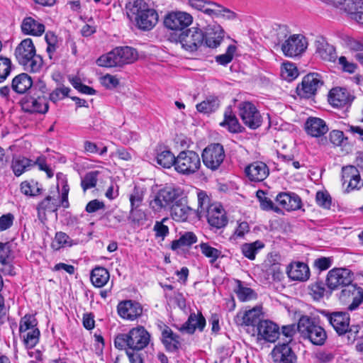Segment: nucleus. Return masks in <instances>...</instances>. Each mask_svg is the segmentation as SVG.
Instances as JSON below:
<instances>
[{
    "instance_id": "1",
    "label": "nucleus",
    "mask_w": 363,
    "mask_h": 363,
    "mask_svg": "<svg viewBox=\"0 0 363 363\" xmlns=\"http://www.w3.org/2000/svg\"><path fill=\"white\" fill-rule=\"evenodd\" d=\"M150 341V335L143 326H138L128 333H119L114 338L116 348L140 351L145 348Z\"/></svg>"
},
{
    "instance_id": "2",
    "label": "nucleus",
    "mask_w": 363,
    "mask_h": 363,
    "mask_svg": "<svg viewBox=\"0 0 363 363\" xmlns=\"http://www.w3.org/2000/svg\"><path fill=\"white\" fill-rule=\"evenodd\" d=\"M323 314L333 328L337 334L347 339L349 344L353 343L359 336L360 326L350 325V315L347 312L335 311L325 312Z\"/></svg>"
},
{
    "instance_id": "3",
    "label": "nucleus",
    "mask_w": 363,
    "mask_h": 363,
    "mask_svg": "<svg viewBox=\"0 0 363 363\" xmlns=\"http://www.w3.org/2000/svg\"><path fill=\"white\" fill-rule=\"evenodd\" d=\"M15 57L23 69L30 72H38L43 67V60L36 54V50L30 38L23 40L16 48Z\"/></svg>"
},
{
    "instance_id": "4",
    "label": "nucleus",
    "mask_w": 363,
    "mask_h": 363,
    "mask_svg": "<svg viewBox=\"0 0 363 363\" xmlns=\"http://www.w3.org/2000/svg\"><path fill=\"white\" fill-rule=\"evenodd\" d=\"M137 59L138 52L135 49L128 46L118 47L107 55L101 56L97 60V64L106 67H121L131 64Z\"/></svg>"
},
{
    "instance_id": "5",
    "label": "nucleus",
    "mask_w": 363,
    "mask_h": 363,
    "mask_svg": "<svg viewBox=\"0 0 363 363\" xmlns=\"http://www.w3.org/2000/svg\"><path fill=\"white\" fill-rule=\"evenodd\" d=\"M297 328L301 336L308 339L313 345H323L327 340L325 330L306 315L299 319Z\"/></svg>"
},
{
    "instance_id": "6",
    "label": "nucleus",
    "mask_w": 363,
    "mask_h": 363,
    "mask_svg": "<svg viewBox=\"0 0 363 363\" xmlns=\"http://www.w3.org/2000/svg\"><path fill=\"white\" fill-rule=\"evenodd\" d=\"M187 4L193 9L214 18L222 17L227 20H233L237 14L223 6L209 0H188Z\"/></svg>"
},
{
    "instance_id": "7",
    "label": "nucleus",
    "mask_w": 363,
    "mask_h": 363,
    "mask_svg": "<svg viewBox=\"0 0 363 363\" xmlns=\"http://www.w3.org/2000/svg\"><path fill=\"white\" fill-rule=\"evenodd\" d=\"M33 315L26 314L19 323V335L27 349L33 348L39 342L40 332Z\"/></svg>"
},
{
    "instance_id": "8",
    "label": "nucleus",
    "mask_w": 363,
    "mask_h": 363,
    "mask_svg": "<svg viewBox=\"0 0 363 363\" xmlns=\"http://www.w3.org/2000/svg\"><path fill=\"white\" fill-rule=\"evenodd\" d=\"M201 166V159L196 152L183 150L177 156L174 169L182 175L189 176L197 172Z\"/></svg>"
},
{
    "instance_id": "9",
    "label": "nucleus",
    "mask_w": 363,
    "mask_h": 363,
    "mask_svg": "<svg viewBox=\"0 0 363 363\" xmlns=\"http://www.w3.org/2000/svg\"><path fill=\"white\" fill-rule=\"evenodd\" d=\"M180 194H182L180 189L165 187L160 189L150 200V208L155 213H160L171 207Z\"/></svg>"
},
{
    "instance_id": "10",
    "label": "nucleus",
    "mask_w": 363,
    "mask_h": 363,
    "mask_svg": "<svg viewBox=\"0 0 363 363\" xmlns=\"http://www.w3.org/2000/svg\"><path fill=\"white\" fill-rule=\"evenodd\" d=\"M205 33L196 27L186 29L178 35L182 48L188 52L196 51L204 43Z\"/></svg>"
},
{
    "instance_id": "11",
    "label": "nucleus",
    "mask_w": 363,
    "mask_h": 363,
    "mask_svg": "<svg viewBox=\"0 0 363 363\" xmlns=\"http://www.w3.org/2000/svg\"><path fill=\"white\" fill-rule=\"evenodd\" d=\"M238 115L243 123L252 130L261 126L262 117L255 104L250 101H242L238 106Z\"/></svg>"
},
{
    "instance_id": "12",
    "label": "nucleus",
    "mask_w": 363,
    "mask_h": 363,
    "mask_svg": "<svg viewBox=\"0 0 363 363\" xmlns=\"http://www.w3.org/2000/svg\"><path fill=\"white\" fill-rule=\"evenodd\" d=\"M203 164L212 171L217 170L224 161L225 154L220 143H211L206 147L201 154Z\"/></svg>"
},
{
    "instance_id": "13",
    "label": "nucleus",
    "mask_w": 363,
    "mask_h": 363,
    "mask_svg": "<svg viewBox=\"0 0 363 363\" xmlns=\"http://www.w3.org/2000/svg\"><path fill=\"white\" fill-rule=\"evenodd\" d=\"M324 82L320 74L309 73L303 77L302 82L296 87V93L301 98L311 99L315 96Z\"/></svg>"
},
{
    "instance_id": "14",
    "label": "nucleus",
    "mask_w": 363,
    "mask_h": 363,
    "mask_svg": "<svg viewBox=\"0 0 363 363\" xmlns=\"http://www.w3.org/2000/svg\"><path fill=\"white\" fill-rule=\"evenodd\" d=\"M339 299L343 303H349L352 300L347 309L351 311H354L363 303V289L352 284V282L347 284L341 289Z\"/></svg>"
},
{
    "instance_id": "15",
    "label": "nucleus",
    "mask_w": 363,
    "mask_h": 363,
    "mask_svg": "<svg viewBox=\"0 0 363 363\" xmlns=\"http://www.w3.org/2000/svg\"><path fill=\"white\" fill-rule=\"evenodd\" d=\"M193 22L192 16L184 11H172L164 18V25L169 30H183Z\"/></svg>"
},
{
    "instance_id": "16",
    "label": "nucleus",
    "mask_w": 363,
    "mask_h": 363,
    "mask_svg": "<svg viewBox=\"0 0 363 363\" xmlns=\"http://www.w3.org/2000/svg\"><path fill=\"white\" fill-rule=\"evenodd\" d=\"M306 48V39L301 35H293L281 45V50L284 55L289 57L301 55Z\"/></svg>"
},
{
    "instance_id": "17",
    "label": "nucleus",
    "mask_w": 363,
    "mask_h": 363,
    "mask_svg": "<svg viewBox=\"0 0 363 363\" xmlns=\"http://www.w3.org/2000/svg\"><path fill=\"white\" fill-rule=\"evenodd\" d=\"M342 181L343 186L347 184V192L359 189L363 186V182L358 169L352 165L342 167Z\"/></svg>"
},
{
    "instance_id": "18",
    "label": "nucleus",
    "mask_w": 363,
    "mask_h": 363,
    "mask_svg": "<svg viewBox=\"0 0 363 363\" xmlns=\"http://www.w3.org/2000/svg\"><path fill=\"white\" fill-rule=\"evenodd\" d=\"M172 218L178 222L187 220L191 214H195V210L187 206L186 197L179 195L175 202L170 207Z\"/></svg>"
},
{
    "instance_id": "19",
    "label": "nucleus",
    "mask_w": 363,
    "mask_h": 363,
    "mask_svg": "<svg viewBox=\"0 0 363 363\" xmlns=\"http://www.w3.org/2000/svg\"><path fill=\"white\" fill-rule=\"evenodd\" d=\"M118 315L123 319L135 320L141 316L143 307L141 304L133 300L121 301L117 306Z\"/></svg>"
},
{
    "instance_id": "20",
    "label": "nucleus",
    "mask_w": 363,
    "mask_h": 363,
    "mask_svg": "<svg viewBox=\"0 0 363 363\" xmlns=\"http://www.w3.org/2000/svg\"><path fill=\"white\" fill-rule=\"evenodd\" d=\"M257 340L274 342L279 337V328L277 324L269 320H262L257 327Z\"/></svg>"
},
{
    "instance_id": "21",
    "label": "nucleus",
    "mask_w": 363,
    "mask_h": 363,
    "mask_svg": "<svg viewBox=\"0 0 363 363\" xmlns=\"http://www.w3.org/2000/svg\"><path fill=\"white\" fill-rule=\"evenodd\" d=\"M21 106L25 112L45 113L49 108L47 98L26 96L21 101Z\"/></svg>"
},
{
    "instance_id": "22",
    "label": "nucleus",
    "mask_w": 363,
    "mask_h": 363,
    "mask_svg": "<svg viewBox=\"0 0 363 363\" xmlns=\"http://www.w3.org/2000/svg\"><path fill=\"white\" fill-rule=\"evenodd\" d=\"M262 311L259 307H254L244 311H240L235 317V322L238 325L257 326L262 322Z\"/></svg>"
},
{
    "instance_id": "23",
    "label": "nucleus",
    "mask_w": 363,
    "mask_h": 363,
    "mask_svg": "<svg viewBox=\"0 0 363 363\" xmlns=\"http://www.w3.org/2000/svg\"><path fill=\"white\" fill-rule=\"evenodd\" d=\"M273 361L276 363H296L297 356L288 342L279 343L272 351Z\"/></svg>"
},
{
    "instance_id": "24",
    "label": "nucleus",
    "mask_w": 363,
    "mask_h": 363,
    "mask_svg": "<svg viewBox=\"0 0 363 363\" xmlns=\"http://www.w3.org/2000/svg\"><path fill=\"white\" fill-rule=\"evenodd\" d=\"M204 216L210 225L218 229L225 227L228 223L224 209L218 204H211Z\"/></svg>"
},
{
    "instance_id": "25",
    "label": "nucleus",
    "mask_w": 363,
    "mask_h": 363,
    "mask_svg": "<svg viewBox=\"0 0 363 363\" xmlns=\"http://www.w3.org/2000/svg\"><path fill=\"white\" fill-rule=\"evenodd\" d=\"M245 172L250 181L260 182L268 177L269 169L264 162L257 161L247 166Z\"/></svg>"
},
{
    "instance_id": "26",
    "label": "nucleus",
    "mask_w": 363,
    "mask_h": 363,
    "mask_svg": "<svg viewBox=\"0 0 363 363\" xmlns=\"http://www.w3.org/2000/svg\"><path fill=\"white\" fill-rule=\"evenodd\" d=\"M206 326V319L201 312L191 313L187 320L179 328L182 333L193 335L196 330L202 332Z\"/></svg>"
},
{
    "instance_id": "27",
    "label": "nucleus",
    "mask_w": 363,
    "mask_h": 363,
    "mask_svg": "<svg viewBox=\"0 0 363 363\" xmlns=\"http://www.w3.org/2000/svg\"><path fill=\"white\" fill-rule=\"evenodd\" d=\"M353 99L348 91L344 88H333L328 94L330 104L337 108H342L350 105Z\"/></svg>"
},
{
    "instance_id": "28",
    "label": "nucleus",
    "mask_w": 363,
    "mask_h": 363,
    "mask_svg": "<svg viewBox=\"0 0 363 363\" xmlns=\"http://www.w3.org/2000/svg\"><path fill=\"white\" fill-rule=\"evenodd\" d=\"M306 133L314 138H320L328 133L329 128L324 120L317 117H309L304 125Z\"/></svg>"
},
{
    "instance_id": "29",
    "label": "nucleus",
    "mask_w": 363,
    "mask_h": 363,
    "mask_svg": "<svg viewBox=\"0 0 363 363\" xmlns=\"http://www.w3.org/2000/svg\"><path fill=\"white\" fill-rule=\"evenodd\" d=\"M158 18L159 16L157 11L152 8H149L142 15H140L134 22L138 29L148 31L157 25Z\"/></svg>"
},
{
    "instance_id": "30",
    "label": "nucleus",
    "mask_w": 363,
    "mask_h": 363,
    "mask_svg": "<svg viewBox=\"0 0 363 363\" xmlns=\"http://www.w3.org/2000/svg\"><path fill=\"white\" fill-rule=\"evenodd\" d=\"M277 202L286 211H296L301 208V199L295 193L281 192L276 197Z\"/></svg>"
},
{
    "instance_id": "31",
    "label": "nucleus",
    "mask_w": 363,
    "mask_h": 363,
    "mask_svg": "<svg viewBox=\"0 0 363 363\" xmlns=\"http://www.w3.org/2000/svg\"><path fill=\"white\" fill-rule=\"evenodd\" d=\"M225 31L218 24L208 26L206 28L204 42L207 47L215 48L220 45Z\"/></svg>"
},
{
    "instance_id": "32",
    "label": "nucleus",
    "mask_w": 363,
    "mask_h": 363,
    "mask_svg": "<svg viewBox=\"0 0 363 363\" xmlns=\"http://www.w3.org/2000/svg\"><path fill=\"white\" fill-rule=\"evenodd\" d=\"M149 8V4L145 0H128L125 6L127 17L131 21H135Z\"/></svg>"
},
{
    "instance_id": "33",
    "label": "nucleus",
    "mask_w": 363,
    "mask_h": 363,
    "mask_svg": "<svg viewBox=\"0 0 363 363\" xmlns=\"http://www.w3.org/2000/svg\"><path fill=\"white\" fill-rule=\"evenodd\" d=\"M161 340L168 352H174L180 347V337L174 333L167 325H164L162 330Z\"/></svg>"
},
{
    "instance_id": "34",
    "label": "nucleus",
    "mask_w": 363,
    "mask_h": 363,
    "mask_svg": "<svg viewBox=\"0 0 363 363\" xmlns=\"http://www.w3.org/2000/svg\"><path fill=\"white\" fill-rule=\"evenodd\" d=\"M316 53L324 61L335 62L337 53L333 45H330L324 38H321L315 41Z\"/></svg>"
},
{
    "instance_id": "35",
    "label": "nucleus",
    "mask_w": 363,
    "mask_h": 363,
    "mask_svg": "<svg viewBox=\"0 0 363 363\" xmlns=\"http://www.w3.org/2000/svg\"><path fill=\"white\" fill-rule=\"evenodd\" d=\"M352 274H328L326 284L331 290L342 289L347 284L352 282Z\"/></svg>"
},
{
    "instance_id": "36",
    "label": "nucleus",
    "mask_w": 363,
    "mask_h": 363,
    "mask_svg": "<svg viewBox=\"0 0 363 363\" xmlns=\"http://www.w3.org/2000/svg\"><path fill=\"white\" fill-rule=\"evenodd\" d=\"M220 125L226 128L233 133H242L244 128L240 124L235 114L233 112L231 106H228L224 112V119Z\"/></svg>"
},
{
    "instance_id": "37",
    "label": "nucleus",
    "mask_w": 363,
    "mask_h": 363,
    "mask_svg": "<svg viewBox=\"0 0 363 363\" xmlns=\"http://www.w3.org/2000/svg\"><path fill=\"white\" fill-rule=\"evenodd\" d=\"M21 30L25 35L40 36L45 32V26L32 17H26L21 23Z\"/></svg>"
},
{
    "instance_id": "38",
    "label": "nucleus",
    "mask_w": 363,
    "mask_h": 363,
    "mask_svg": "<svg viewBox=\"0 0 363 363\" xmlns=\"http://www.w3.org/2000/svg\"><path fill=\"white\" fill-rule=\"evenodd\" d=\"M33 84L31 77L28 74L21 73L13 79L11 88L15 92L22 94L31 89Z\"/></svg>"
},
{
    "instance_id": "39",
    "label": "nucleus",
    "mask_w": 363,
    "mask_h": 363,
    "mask_svg": "<svg viewBox=\"0 0 363 363\" xmlns=\"http://www.w3.org/2000/svg\"><path fill=\"white\" fill-rule=\"evenodd\" d=\"M196 242L197 237L193 232H184L180 234L179 239L172 242L171 249L175 251L183 247H190Z\"/></svg>"
},
{
    "instance_id": "40",
    "label": "nucleus",
    "mask_w": 363,
    "mask_h": 363,
    "mask_svg": "<svg viewBox=\"0 0 363 363\" xmlns=\"http://www.w3.org/2000/svg\"><path fill=\"white\" fill-rule=\"evenodd\" d=\"M57 200L51 196H46L41 202L37 206L38 216L41 218L42 214L45 216V212H55L57 211L58 207Z\"/></svg>"
},
{
    "instance_id": "41",
    "label": "nucleus",
    "mask_w": 363,
    "mask_h": 363,
    "mask_svg": "<svg viewBox=\"0 0 363 363\" xmlns=\"http://www.w3.org/2000/svg\"><path fill=\"white\" fill-rule=\"evenodd\" d=\"M335 4L342 5L345 13L349 18L353 16L359 10L363 9V0H335Z\"/></svg>"
},
{
    "instance_id": "42",
    "label": "nucleus",
    "mask_w": 363,
    "mask_h": 363,
    "mask_svg": "<svg viewBox=\"0 0 363 363\" xmlns=\"http://www.w3.org/2000/svg\"><path fill=\"white\" fill-rule=\"evenodd\" d=\"M220 106V101L216 96H209L202 102L196 105V110L203 113L209 114L216 111Z\"/></svg>"
},
{
    "instance_id": "43",
    "label": "nucleus",
    "mask_w": 363,
    "mask_h": 363,
    "mask_svg": "<svg viewBox=\"0 0 363 363\" xmlns=\"http://www.w3.org/2000/svg\"><path fill=\"white\" fill-rule=\"evenodd\" d=\"M177 157L169 150H164L159 152L156 157V161L158 164L164 168H170L174 166L175 168Z\"/></svg>"
},
{
    "instance_id": "44",
    "label": "nucleus",
    "mask_w": 363,
    "mask_h": 363,
    "mask_svg": "<svg viewBox=\"0 0 363 363\" xmlns=\"http://www.w3.org/2000/svg\"><path fill=\"white\" fill-rule=\"evenodd\" d=\"M21 191L26 196H36L42 194L43 189L38 182L34 180L24 181L21 184Z\"/></svg>"
},
{
    "instance_id": "45",
    "label": "nucleus",
    "mask_w": 363,
    "mask_h": 363,
    "mask_svg": "<svg viewBox=\"0 0 363 363\" xmlns=\"http://www.w3.org/2000/svg\"><path fill=\"white\" fill-rule=\"evenodd\" d=\"M264 247V243L260 240H256L251 243H245L242 245L241 250L245 257L252 260L255 258V255L258 250Z\"/></svg>"
},
{
    "instance_id": "46",
    "label": "nucleus",
    "mask_w": 363,
    "mask_h": 363,
    "mask_svg": "<svg viewBox=\"0 0 363 363\" xmlns=\"http://www.w3.org/2000/svg\"><path fill=\"white\" fill-rule=\"evenodd\" d=\"M128 220L134 226L143 225L147 220V216L140 208H130Z\"/></svg>"
},
{
    "instance_id": "47",
    "label": "nucleus",
    "mask_w": 363,
    "mask_h": 363,
    "mask_svg": "<svg viewBox=\"0 0 363 363\" xmlns=\"http://www.w3.org/2000/svg\"><path fill=\"white\" fill-rule=\"evenodd\" d=\"M76 244H77V242H74L67 234L60 231L56 233L52 246L55 250H59L62 247H71Z\"/></svg>"
},
{
    "instance_id": "48",
    "label": "nucleus",
    "mask_w": 363,
    "mask_h": 363,
    "mask_svg": "<svg viewBox=\"0 0 363 363\" xmlns=\"http://www.w3.org/2000/svg\"><path fill=\"white\" fill-rule=\"evenodd\" d=\"M31 165L32 160L24 157H18L13 160L11 168L14 174L19 177Z\"/></svg>"
},
{
    "instance_id": "49",
    "label": "nucleus",
    "mask_w": 363,
    "mask_h": 363,
    "mask_svg": "<svg viewBox=\"0 0 363 363\" xmlns=\"http://www.w3.org/2000/svg\"><path fill=\"white\" fill-rule=\"evenodd\" d=\"M198 197V208L195 210V214L200 219L203 216H204L205 213L207 212L208 207L211 206L210 204V199L207 194L204 191H199L197 194Z\"/></svg>"
},
{
    "instance_id": "50",
    "label": "nucleus",
    "mask_w": 363,
    "mask_h": 363,
    "mask_svg": "<svg viewBox=\"0 0 363 363\" xmlns=\"http://www.w3.org/2000/svg\"><path fill=\"white\" fill-rule=\"evenodd\" d=\"M199 247L201 250V253L206 257L207 258L210 259V262L213 263L216 261V259L221 257L222 252L221 250L213 247L209 245L208 242H201L199 245Z\"/></svg>"
},
{
    "instance_id": "51",
    "label": "nucleus",
    "mask_w": 363,
    "mask_h": 363,
    "mask_svg": "<svg viewBox=\"0 0 363 363\" xmlns=\"http://www.w3.org/2000/svg\"><path fill=\"white\" fill-rule=\"evenodd\" d=\"M309 294L315 301L323 298L327 292L325 284L323 281H316L309 286Z\"/></svg>"
},
{
    "instance_id": "52",
    "label": "nucleus",
    "mask_w": 363,
    "mask_h": 363,
    "mask_svg": "<svg viewBox=\"0 0 363 363\" xmlns=\"http://www.w3.org/2000/svg\"><path fill=\"white\" fill-rule=\"evenodd\" d=\"M288 28L284 25H276L271 32L272 38L275 44H279L289 35Z\"/></svg>"
},
{
    "instance_id": "53",
    "label": "nucleus",
    "mask_w": 363,
    "mask_h": 363,
    "mask_svg": "<svg viewBox=\"0 0 363 363\" xmlns=\"http://www.w3.org/2000/svg\"><path fill=\"white\" fill-rule=\"evenodd\" d=\"M144 200V191L135 186L133 192L129 196L130 208H140Z\"/></svg>"
},
{
    "instance_id": "54",
    "label": "nucleus",
    "mask_w": 363,
    "mask_h": 363,
    "mask_svg": "<svg viewBox=\"0 0 363 363\" xmlns=\"http://www.w3.org/2000/svg\"><path fill=\"white\" fill-rule=\"evenodd\" d=\"M98 174V171H92L85 174L81 181V186L84 191L96 186Z\"/></svg>"
},
{
    "instance_id": "55",
    "label": "nucleus",
    "mask_w": 363,
    "mask_h": 363,
    "mask_svg": "<svg viewBox=\"0 0 363 363\" xmlns=\"http://www.w3.org/2000/svg\"><path fill=\"white\" fill-rule=\"evenodd\" d=\"M47 86L45 83L38 79L37 82H35L31 89H30L29 91V96H31L33 97H40V98H47L45 94L47 93Z\"/></svg>"
},
{
    "instance_id": "56",
    "label": "nucleus",
    "mask_w": 363,
    "mask_h": 363,
    "mask_svg": "<svg viewBox=\"0 0 363 363\" xmlns=\"http://www.w3.org/2000/svg\"><path fill=\"white\" fill-rule=\"evenodd\" d=\"M13 258L11 245L9 242H0V263L3 265L10 264Z\"/></svg>"
},
{
    "instance_id": "57",
    "label": "nucleus",
    "mask_w": 363,
    "mask_h": 363,
    "mask_svg": "<svg viewBox=\"0 0 363 363\" xmlns=\"http://www.w3.org/2000/svg\"><path fill=\"white\" fill-rule=\"evenodd\" d=\"M317 204L325 209H330L332 204V198L328 191H319L315 195Z\"/></svg>"
},
{
    "instance_id": "58",
    "label": "nucleus",
    "mask_w": 363,
    "mask_h": 363,
    "mask_svg": "<svg viewBox=\"0 0 363 363\" xmlns=\"http://www.w3.org/2000/svg\"><path fill=\"white\" fill-rule=\"evenodd\" d=\"M235 50L236 47L233 45H230L228 47L225 53L216 57V62L221 65H228L233 60Z\"/></svg>"
},
{
    "instance_id": "59",
    "label": "nucleus",
    "mask_w": 363,
    "mask_h": 363,
    "mask_svg": "<svg viewBox=\"0 0 363 363\" xmlns=\"http://www.w3.org/2000/svg\"><path fill=\"white\" fill-rule=\"evenodd\" d=\"M69 91L70 89L69 87H57L50 94L49 99L51 101L56 103L68 96Z\"/></svg>"
},
{
    "instance_id": "60",
    "label": "nucleus",
    "mask_w": 363,
    "mask_h": 363,
    "mask_svg": "<svg viewBox=\"0 0 363 363\" xmlns=\"http://www.w3.org/2000/svg\"><path fill=\"white\" fill-rule=\"evenodd\" d=\"M110 279V274H90L92 284L97 288L103 287Z\"/></svg>"
},
{
    "instance_id": "61",
    "label": "nucleus",
    "mask_w": 363,
    "mask_h": 363,
    "mask_svg": "<svg viewBox=\"0 0 363 363\" xmlns=\"http://www.w3.org/2000/svg\"><path fill=\"white\" fill-rule=\"evenodd\" d=\"M168 220L167 218H163L161 221H156L154 225V231L157 238H161L162 240L169 234V228L164 223Z\"/></svg>"
},
{
    "instance_id": "62",
    "label": "nucleus",
    "mask_w": 363,
    "mask_h": 363,
    "mask_svg": "<svg viewBox=\"0 0 363 363\" xmlns=\"http://www.w3.org/2000/svg\"><path fill=\"white\" fill-rule=\"evenodd\" d=\"M11 62L10 59L0 56V82L4 80L10 74Z\"/></svg>"
},
{
    "instance_id": "63",
    "label": "nucleus",
    "mask_w": 363,
    "mask_h": 363,
    "mask_svg": "<svg viewBox=\"0 0 363 363\" xmlns=\"http://www.w3.org/2000/svg\"><path fill=\"white\" fill-rule=\"evenodd\" d=\"M236 294L238 299L242 302L252 300L255 296L254 291L252 289L241 286H239Z\"/></svg>"
},
{
    "instance_id": "64",
    "label": "nucleus",
    "mask_w": 363,
    "mask_h": 363,
    "mask_svg": "<svg viewBox=\"0 0 363 363\" xmlns=\"http://www.w3.org/2000/svg\"><path fill=\"white\" fill-rule=\"evenodd\" d=\"M329 140L334 145L340 146L342 145L344 140H347V138L345 137L342 131L333 130L329 134Z\"/></svg>"
}]
</instances>
